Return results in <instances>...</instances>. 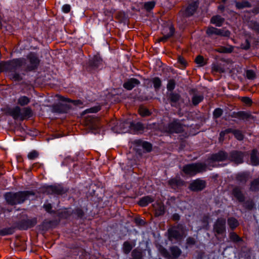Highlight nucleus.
I'll return each mask as SVG.
<instances>
[{
    "mask_svg": "<svg viewBox=\"0 0 259 259\" xmlns=\"http://www.w3.org/2000/svg\"><path fill=\"white\" fill-rule=\"evenodd\" d=\"M30 194L28 191L19 192L16 193L9 192L6 193L5 197L8 203L14 205L23 202Z\"/></svg>",
    "mask_w": 259,
    "mask_h": 259,
    "instance_id": "f257e3e1",
    "label": "nucleus"
},
{
    "mask_svg": "<svg viewBox=\"0 0 259 259\" xmlns=\"http://www.w3.org/2000/svg\"><path fill=\"white\" fill-rule=\"evenodd\" d=\"M205 170V166L201 163L188 164L185 166L183 168L184 172L186 174L190 176L194 175L198 172Z\"/></svg>",
    "mask_w": 259,
    "mask_h": 259,
    "instance_id": "f03ea898",
    "label": "nucleus"
},
{
    "mask_svg": "<svg viewBox=\"0 0 259 259\" xmlns=\"http://www.w3.org/2000/svg\"><path fill=\"white\" fill-rule=\"evenodd\" d=\"M205 187V183L204 181L197 179L193 182L190 186V189L194 191H200Z\"/></svg>",
    "mask_w": 259,
    "mask_h": 259,
    "instance_id": "7ed1b4c3",
    "label": "nucleus"
},
{
    "mask_svg": "<svg viewBox=\"0 0 259 259\" xmlns=\"http://www.w3.org/2000/svg\"><path fill=\"white\" fill-rule=\"evenodd\" d=\"M226 220L219 219L217 220L214 226V231L218 234L223 233L225 230Z\"/></svg>",
    "mask_w": 259,
    "mask_h": 259,
    "instance_id": "20e7f679",
    "label": "nucleus"
},
{
    "mask_svg": "<svg viewBox=\"0 0 259 259\" xmlns=\"http://www.w3.org/2000/svg\"><path fill=\"white\" fill-rule=\"evenodd\" d=\"M183 131V126L179 121H174L168 125V132L170 133H180Z\"/></svg>",
    "mask_w": 259,
    "mask_h": 259,
    "instance_id": "39448f33",
    "label": "nucleus"
},
{
    "mask_svg": "<svg viewBox=\"0 0 259 259\" xmlns=\"http://www.w3.org/2000/svg\"><path fill=\"white\" fill-rule=\"evenodd\" d=\"M206 33L209 35L215 34L217 35H220L224 36H228L230 34L229 31H223L221 29H219L212 27H209L207 29Z\"/></svg>",
    "mask_w": 259,
    "mask_h": 259,
    "instance_id": "423d86ee",
    "label": "nucleus"
},
{
    "mask_svg": "<svg viewBox=\"0 0 259 259\" xmlns=\"http://www.w3.org/2000/svg\"><path fill=\"white\" fill-rule=\"evenodd\" d=\"M244 153L241 152L234 151L231 153V159L236 163L239 164L243 162Z\"/></svg>",
    "mask_w": 259,
    "mask_h": 259,
    "instance_id": "0eeeda50",
    "label": "nucleus"
},
{
    "mask_svg": "<svg viewBox=\"0 0 259 259\" xmlns=\"http://www.w3.org/2000/svg\"><path fill=\"white\" fill-rule=\"evenodd\" d=\"M140 81L136 78H131L124 83L123 87L128 90H131L136 86L140 84Z\"/></svg>",
    "mask_w": 259,
    "mask_h": 259,
    "instance_id": "6e6552de",
    "label": "nucleus"
},
{
    "mask_svg": "<svg viewBox=\"0 0 259 259\" xmlns=\"http://www.w3.org/2000/svg\"><path fill=\"white\" fill-rule=\"evenodd\" d=\"M198 6V4L197 1H194L191 4H190L185 10V15L186 16H190L192 15L196 10L197 9Z\"/></svg>",
    "mask_w": 259,
    "mask_h": 259,
    "instance_id": "1a4fd4ad",
    "label": "nucleus"
},
{
    "mask_svg": "<svg viewBox=\"0 0 259 259\" xmlns=\"http://www.w3.org/2000/svg\"><path fill=\"white\" fill-rule=\"evenodd\" d=\"M174 33V28L172 26L166 27L163 30V37L159 39L160 41H164L170 37Z\"/></svg>",
    "mask_w": 259,
    "mask_h": 259,
    "instance_id": "9d476101",
    "label": "nucleus"
},
{
    "mask_svg": "<svg viewBox=\"0 0 259 259\" xmlns=\"http://www.w3.org/2000/svg\"><path fill=\"white\" fill-rule=\"evenodd\" d=\"M46 191L48 194H60L62 192V189L59 186H48L46 187Z\"/></svg>",
    "mask_w": 259,
    "mask_h": 259,
    "instance_id": "9b49d317",
    "label": "nucleus"
},
{
    "mask_svg": "<svg viewBox=\"0 0 259 259\" xmlns=\"http://www.w3.org/2000/svg\"><path fill=\"white\" fill-rule=\"evenodd\" d=\"M153 207L155 211V214L157 216L161 215L164 212V207L161 202H156L153 204Z\"/></svg>",
    "mask_w": 259,
    "mask_h": 259,
    "instance_id": "f8f14e48",
    "label": "nucleus"
},
{
    "mask_svg": "<svg viewBox=\"0 0 259 259\" xmlns=\"http://www.w3.org/2000/svg\"><path fill=\"white\" fill-rule=\"evenodd\" d=\"M227 158V154L226 153L221 151L219 152L218 154L213 155L212 156L211 159L213 161H223L225 160Z\"/></svg>",
    "mask_w": 259,
    "mask_h": 259,
    "instance_id": "ddd939ff",
    "label": "nucleus"
},
{
    "mask_svg": "<svg viewBox=\"0 0 259 259\" xmlns=\"http://www.w3.org/2000/svg\"><path fill=\"white\" fill-rule=\"evenodd\" d=\"M257 150L254 149L252 151L250 157V161L253 165H257L259 164V159L257 156Z\"/></svg>",
    "mask_w": 259,
    "mask_h": 259,
    "instance_id": "4468645a",
    "label": "nucleus"
},
{
    "mask_svg": "<svg viewBox=\"0 0 259 259\" xmlns=\"http://www.w3.org/2000/svg\"><path fill=\"white\" fill-rule=\"evenodd\" d=\"M23 60L22 59H15L7 63L6 65L7 67L16 68L22 65Z\"/></svg>",
    "mask_w": 259,
    "mask_h": 259,
    "instance_id": "2eb2a0df",
    "label": "nucleus"
},
{
    "mask_svg": "<svg viewBox=\"0 0 259 259\" xmlns=\"http://www.w3.org/2000/svg\"><path fill=\"white\" fill-rule=\"evenodd\" d=\"M169 238L170 239H172V238H176L177 239L180 238V234L179 233L178 230L177 229L172 228L168 230Z\"/></svg>",
    "mask_w": 259,
    "mask_h": 259,
    "instance_id": "dca6fc26",
    "label": "nucleus"
},
{
    "mask_svg": "<svg viewBox=\"0 0 259 259\" xmlns=\"http://www.w3.org/2000/svg\"><path fill=\"white\" fill-rule=\"evenodd\" d=\"M152 198L150 196L143 197L139 201V204L142 207L147 206L149 203L152 202Z\"/></svg>",
    "mask_w": 259,
    "mask_h": 259,
    "instance_id": "f3484780",
    "label": "nucleus"
},
{
    "mask_svg": "<svg viewBox=\"0 0 259 259\" xmlns=\"http://www.w3.org/2000/svg\"><path fill=\"white\" fill-rule=\"evenodd\" d=\"M224 21V19L221 16H215L211 19V23L217 26H221Z\"/></svg>",
    "mask_w": 259,
    "mask_h": 259,
    "instance_id": "a211bd4d",
    "label": "nucleus"
},
{
    "mask_svg": "<svg viewBox=\"0 0 259 259\" xmlns=\"http://www.w3.org/2000/svg\"><path fill=\"white\" fill-rule=\"evenodd\" d=\"M30 63L32 68L36 67L39 63V60L34 54H30L29 56Z\"/></svg>",
    "mask_w": 259,
    "mask_h": 259,
    "instance_id": "6ab92c4d",
    "label": "nucleus"
},
{
    "mask_svg": "<svg viewBox=\"0 0 259 259\" xmlns=\"http://www.w3.org/2000/svg\"><path fill=\"white\" fill-rule=\"evenodd\" d=\"M203 99V96L201 95H195L192 99V103L194 105H197L200 103Z\"/></svg>",
    "mask_w": 259,
    "mask_h": 259,
    "instance_id": "aec40b11",
    "label": "nucleus"
},
{
    "mask_svg": "<svg viewBox=\"0 0 259 259\" xmlns=\"http://www.w3.org/2000/svg\"><path fill=\"white\" fill-rule=\"evenodd\" d=\"M234 195L239 200L242 201L243 200V196L240 191V189L235 188L233 190Z\"/></svg>",
    "mask_w": 259,
    "mask_h": 259,
    "instance_id": "412c9836",
    "label": "nucleus"
},
{
    "mask_svg": "<svg viewBox=\"0 0 259 259\" xmlns=\"http://www.w3.org/2000/svg\"><path fill=\"white\" fill-rule=\"evenodd\" d=\"M233 48L231 46L228 47H222L218 49V51L220 53H231L233 51Z\"/></svg>",
    "mask_w": 259,
    "mask_h": 259,
    "instance_id": "4be33fe9",
    "label": "nucleus"
},
{
    "mask_svg": "<svg viewBox=\"0 0 259 259\" xmlns=\"http://www.w3.org/2000/svg\"><path fill=\"white\" fill-rule=\"evenodd\" d=\"M20 108L18 107H17L13 109V110L11 111V115L14 118L16 119L19 118L20 116Z\"/></svg>",
    "mask_w": 259,
    "mask_h": 259,
    "instance_id": "5701e85b",
    "label": "nucleus"
},
{
    "mask_svg": "<svg viewBox=\"0 0 259 259\" xmlns=\"http://www.w3.org/2000/svg\"><path fill=\"white\" fill-rule=\"evenodd\" d=\"M29 102V99L26 96H22L18 99V103L21 106L27 105Z\"/></svg>",
    "mask_w": 259,
    "mask_h": 259,
    "instance_id": "b1692460",
    "label": "nucleus"
},
{
    "mask_svg": "<svg viewBox=\"0 0 259 259\" xmlns=\"http://www.w3.org/2000/svg\"><path fill=\"white\" fill-rule=\"evenodd\" d=\"M133 248L132 245L128 242H125L123 244V250L125 253H128Z\"/></svg>",
    "mask_w": 259,
    "mask_h": 259,
    "instance_id": "393cba45",
    "label": "nucleus"
},
{
    "mask_svg": "<svg viewBox=\"0 0 259 259\" xmlns=\"http://www.w3.org/2000/svg\"><path fill=\"white\" fill-rule=\"evenodd\" d=\"M228 224L231 228H235L238 225V221L234 218H230L228 221Z\"/></svg>",
    "mask_w": 259,
    "mask_h": 259,
    "instance_id": "a878e982",
    "label": "nucleus"
},
{
    "mask_svg": "<svg viewBox=\"0 0 259 259\" xmlns=\"http://www.w3.org/2000/svg\"><path fill=\"white\" fill-rule=\"evenodd\" d=\"M139 112L142 116H148L150 114L149 111L144 107H140L139 109Z\"/></svg>",
    "mask_w": 259,
    "mask_h": 259,
    "instance_id": "bb28decb",
    "label": "nucleus"
},
{
    "mask_svg": "<svg viewBox=\"0 0 259 259\" xmlns=\"http://www.w3.org/2000/svg\"><path fill=\"white\" fill-rule=\"evenodd\" d=\"M236 6L238 9H242L246 7H249L250 4L247 2H243L242 3H236Z\"/></svg>",
    "mask_w": 259,
    "mask_h": 259,
    "instance_id": "cd10ccee",
    "label": "nucleus"
},
{
    "mask_svg": "<svg viewBox=\"0 0 259 259\" xmlns=\"http://www.w3.org/2000/svg\"><path fill=\"white\" fill-rule=\"evenodd\" d=\"M250 189L253 191L259 189V179L255 180L252 182Z\"/></svg>",
    "mask_w": 259,
    "mask_h": 259,
    "instance_id": "c85d7f7f",
    "label": "nucleus"
},
{
    "mask_svg": "<svg viewBox=\"0 0 259 259\" xmlns=\"http://www.w3.org/2000/svg\"><path fill=\"white\" fill-rule=\"evenodd\" d=\"M171 252L172 255L176 257H178L181 254L180 249L177 247H173L171 248Z\"/></svg>",
    "mask_w": 259,
    "mask_h": 259,
    "instance_id": "c756f323",
    "label": "nucleus"
},
{
    "mask_svg": "<svg viewBox=\"0 0 259 259\" xmlns=\"http://www.w3.org/2000/svg\"><path fill=\"white\" fill-rule=\"evenodd\" d=\"M100 110V108L99 106H95L85 110L83 112V113L85 114L87 113H96Z\"/></svg>",
    "mask_w": 259,
    "mask_h": 259,
    "instance_id": "7c9ffc66",
    "label": "nucleus"
},
{
    "mask_svg": "<svg viewBox=\"0 0 259 259\" xmlns=\"http://www.w3.org/2000/svg\"><path fill=\"white\" fill-rule=\"evenodd\" d=\"M152 82L155 89H158L161 85V80L158 77L153 78Z\"/></svg>",
    "mask_w": 259,
    "mask_h": 259,
    "instance_id": "2f4dec72",
    "label": "nucleus"
},
{
    "mask_svg": "<svg viewBox=\"0 0 259 259\" xmlns=\"http://www.w3.org/2000/svg\"><path fill=\"white\" fill-rule=\"evenodd\" d=\"M38 156V153L36 151H32L28 154L27 157L29 159L33 160Z\"/></svg>",
    "mask_w": 259,
    "mask_h": 259,
    "instance_id": "473e14b6",
    "label": "nucleus"
},
{
    "mask_svg": "<svg viewBox=\"0 0 259 259\" xmlns=\"http://www.w3.org/2000/svg\"><path fill=\"white\" fill-rule=\"evenodd\" d=\"M155 4L153 1L148 2L145 4L144 7L146 10H150L154 7Z\"/></svg>",
    "mask_w": 259,
    "mask_h": 259,
    "instance_id": "72a5a7b5",
    "label": "nucleus"
},
{
    "mask_svg": "<svg viewBox=\"0 0 259 259\" xmlns=\"http://www.w3.org/2000/svg\"><path fill=\"white\" fill-rule=\"evenodd\" d=\"M246 77L248 79H253L255 77V74L253 71L248 70L246 71Z\"/></svg>",
    "mask_w": 259,
    "mask_h": 259,
    "instance_id": "f704fd0d",
    "label": "nucleus"
},
{
    "mask_svg": "<svg viewBox=\"0 0 259 259\" xmlns=\"http://www.w3.org/2000/svg\"><path fill=\"white\" fill-rule=\"evenodd\" d=\"M175 87V82L173 80H170L167 85V89L169 91H172Z\"/></svg>",
    "mask_w": 259,
    "mask_h": 259,
    "instance_id": "c9c22d12",
    "label": "nucleus"
},
{
    "mask_svg": "<svg viewBox=\"0 0 259 259\" xmlns=\"http://www.w3.org/2000/svg\"><path fill=\"white\" fill-rule=\"evenodd\" d=\"M233 133H234V135L235 138H237L238 140H242L243 139V136L242 134L240 131H234Z\"/></svg>",
    "mask_w": 259,
    "mask_h": 259,
    "instance_id": "e433bc0d",
    "label": "nucleus"
},
{
    "mask_svg": "<svg viewBox=\"0 0 259 259\" xmlns=\"http://www.w3.org/2000/svg\"><path fill=\"white\" fill-rule=\"evenodd\" d=\"M132 256L134 259H140L142 255L140 252L134 250L132 252Z\"/></svg>",
    "mask_w": 259,
    "mask_h": 259,
    "instance_id": "4c0bfd02",
    "label": "nucleus"
},
{
    "mask_svg": "<svg viewBox=\"0 0 259 259\" xmlns=\"http://www.w3.org/2000/svg\"><path fill=\"white\" fill-rule=\"evenodd\" d=\"M142 146L143 148H144L145 150H146L147 151H151L152 149V145L150 143L148 142H143L142 144Z\"/></svg>",
    "mask_w": 259,
    "mask_h": 259,
    "instance_id": "58836bf2",
    "label": "nucleus"
},
{
    "mask_svg": "<svg viewBox=\"0 0 259 259\" xmlns=\"http://www.w3.org/2000/svg\"><path fill=\"white\" fill-rule=\"evenodd\" d=\"M222 112H223V111H222V109H221L220 108L216 109L214 110V111L213 112V116L215 118L219 117L222 114Z\"/></svg>",
    "mask_w": 259,
    "mask_h": 259,
    "instance_id": "ea45409f",
    "label": "nucleus"
},
{
    "mask_svg": "<svg viewBox=\"0 0 259 259\" xmlns=\"http://www.w3.org/2000/svg\"><path fill=\"white\" fill-rule=\"evenodd\" d=\"M71 7L69 5L66 4L62 6V10L64 13H68L70 11Z\"/></svg>",
    "mask_w": 259,
    "mask_h": 259,
    "instance_id": "a19ab883",
    "label": "nucleus"
},
{
    "mask_svg": "<svg viewBox=\"0 0 259 259\" xmlns=\"http://www.w3.org/2000/svg\"><path fill=\"white\" fill-rule=\"evenodd\" d=\"M180 99V96L177 94H172L171 95L170 99L171 101L176 102Z\"/></svg>",
    "mask_w": 259,
    "mask_h": 259,
    "instance_id": "79ce46f5",
    "label": "nucleus"
},
{
    "mask_svg": "<svg viewBox=\"0 0 259 259\" xmlns=\"http://www.w3.org/2000/svg\"><path fill=\"white\" fill-rule=\"evenodd\" d=\"M195 61L197 64L203 65V58L201 56H198L195 59Z\"/></svg>",
    "mask_w": 259,
    "mask_h": 259,
    "instance_id": "37998d69",
    "label": "nucleus"
},
{
    "mask_svg": "<svg viewBox=\"0 0 259 259\" xmlns=\"http://www.w3.org/2000/svg\"><path fill=\"white\" fill-rule=\"evenodd\" d=\"M242 101L245 103L246 105H249L251 103V99L248 97H243L242 98Z\"/></svg>",
    "mask_w": 259,
    "mask_h": 259,
    "instance_id": "c03bdc74",
    "label": "nucleus"
},
{
    "mask_svg": "<svg viewBox=\"0 0 259 259\" xmlns=\"http://www.w3.org/2000/svg\"><path fill=\"white\" fill-rule=\"evenodd\" d=\"M246 176L245 174H241L238 175V179L240 181L246 180Z\"/></svg>",
    "mask_w": 259,
    "mask_h": 259,
    "instance_id": "a18cd8bd",
    "label": "nucleus"
},
{
    "mask_svg": "<svg viewBox=\"0 0 259 259\" xmlns=\"http://www.w3.org/2000/svg\"><path fill=\"white\" fill-rule=\"evenodd\" d=\"M11 76L13 79L15 80H19L21 79L20 76L19 74L16 73L12 74L11 75Z\"/></svg>",
    "mask_w": 259,
    "mask_h": 259,
    "instance_id": "49530a36",
    "label": "nucleus"
},
{
    "mask_svg": "<svg viewBox=\"0 0 259 259\" xmlns=\"http://www.w3.org/2000/svg\"><path fill=\"white\" fill-rule=\"evenodd\" d=\"M112 130L115 132V133H118V134H120V133H126L127 131V130H125L124 129H121V130H119V131L117 130L116 129V127H114L112 128Z\"/></svg>",
    "mask_w": 259,
    "mask_h": 259,
    "instance_id": "de8ad7c7",
    "label": "nucleus"
},
{
    "mask_svg": "<svg viewBox=\"0 0 259 259\" xmlns=\"http://www.w3.org/2000/svg\"><path fill=\"white\" fill-rule=\"evenodd\" d=\"M178 61L180 63H181L183 66H185L186 64L185 59L181 56H179L178 57Z\"/></svg>",
    "mask_w": 259,
    "mask_h": 259,
    "instance_id": "09e8293b",
    "label": "nucleus"
},
{
    "mask_svg": "<svg viewBox=\"0 0 259 259\" xmlns=\"http://www.w3.org/2000/svg\"><path fill=\"white\" fill-rule=\"evenodd\" d=\"M44 207L47 211L49 212H50V210L52 208L51 204H44Z\"/></svg>",
    "mask_w": 259,
    "mask_h": 259,
    "instance_id": "8fccbe9b",
    "label": "nucleus"
},
{
    "mask_svg": "<svg viewBox=\"0 0 259 259\" xmlns=\"http://www.w3.org/2000/svg\"><path fill=\"white\" fill-rule=\"evenodd\" d=\"M231 239L233 240L234 241H237L239 240V237L238 235H237L235 234H231Z\"/></svg>",
    "mask_w": 259,
    "mask_h": 259,
    "instance_id": "3c124183",
    "label": "nucleus"
},
{
    "mask_svg": "<svg viewBox=\"0 0 259 259\" xmlns=\"http://www.w3.org/2000/svg\"><path fill=\"white\" fill-rule=\"evenodd\" d=\"M25 111H26V114H27V115H29L30 114H31V110L30 108H26L25 109Z\"/></svg>",
    "mask_w": 259,
    "mask_h": 259,
    "instance_id": "603ef678",
    "label": "nucleus"
},
{
    "mask_svg": "<svg viewBox=\"0 0 259 259\" xmlns=\"http://www.w3.org/2000/svg\"><path fill=\"white\" fill-rule=\"evenodd\" d=\"M60 99L62 101H67V102H70V100L68 99H67V98H65L63 97H60Z\"/></svg>",
    "mask_w": 259,
    "mask_h": 259,
    "instance_id": "864d4df0",
    "label": "nucleus"
},
{
    "mask_svg": "<svg viewBox=\"0 0 259 259\" xmlns=\"http://www.w3.org/2000/svg\"><path fill=\"white\" fill-rule=\"evenodd\" d=\"M254 29L256 30L258 32H259V25H257L256 26H255Z\"/></svg>",
    "mask_w": 259,
    "mask_h": 259,
    "instance_id": "5fc2aeb1",
    "label": "nucleus"
},
{
    "mask_svg": "<svg viewBox=\"0 0 259 259\" xmlns=\"http://www.w3.org/2000/svg\"><path fill=\"white\" fill-rule=\"evenodd\" d=\"M224 135H225L224 132H221V133H220V137H221V138H222L223 136H224Z\"/></svg>",
    "mask_w": 259,
    "mask_h": 259,
    "instance_id": "6e6d98bb",
    "label": "nucleus"
},
{
    "mask_svg": "<svg viewBox=\"0 0 259 259\" xmlns=\"http://www.w3.org/2000/svg\"><path fill=\"white\" fill-rule=\"evenodd\" d=\"M0 234H1V235H6V233H5L3 232V231H1V233H0Z\"/></svg>",
    "mask_w": 259,
    "mask_h": 259,
    "instance_id": "4d7b16f0",
    "label": "nucleus"
},
{
    "mask_svg": "<svg viewBox=\"0 0 259 259\" xmlns=\"http://www.w3.org/2000/svg\"><path fill=\"white\" fill-rule=\"evenodd\" d=\"M80 103V102L79 101H75V104H76V105L78 104V103Z\"/></svg>",
    "mask_w": 259,
    "mask_h": 259,
    "instance_id": "13d9d810",
    "label": "nucleus"
},
{
    "mask_svg": "<svg viewBox=\"0 0 259 259\" xmlns=\"http://www.w3.org/2000/svg\"><path fill=\"white\" fill-rule=\"evenodd\" d=\"M125 124H126L125 123H120V126H121V125H122V126H124V125H125Z\"/></svg>",
    "mask_w": 259,
    "mask_h": 259,
    "instance_id": "bf43d9fd",
    "label": "nucleus"
},
{
    "mask_svg": "<svg viewBox=\"0 0 259 259\" xmlns=\"http://www.w3.org/2000/svg\"><path fill=\"white\" fill-rule=\"evenodd\" d=\"M191 240H192V239H189L188 241L189 242V241H191Z\"/></svg>",
    "mask_w": 259,
    "mask_h": 259,
    "instance_id": "052dcab7",
    "label": "nucleus"
},
{
    "mask_svg": "<svg viewBox=\"0 0 259 259\" xmlns=\"http://www.w3.org/2000/svg\"><path fill=\"white\" fill-rule=\"evenodd\" d=\"M173 182V180H171V181L169 182V183H171V182Z\"/></svg>",
    "mask_w": 259,
    "mask_h": 259,
    "instance_id": "680f3d73",
    "label": "nucleus"
},
{
    "mask_svg": "<svg viewBox=\"0 0 259 259\" xmlns=\"http://www.w3.org/2000/svg\"><path fill=\"white\" fill-rule=\"evenodd\" d=\"M178 218V216H177V217H175V219H177Z\"/></svg>",
    "mask_w": 259,
    "mask_h": 259,
    "instance_id": "e2e57ef3",
    "label": "nucleus"
},
{
    "mask_svg": "<svg viewBox=\"0 0 259 259\" xmlns=\"http://www.w3.org/2000/svg\"><path fill=\"white\" fill-rule=\"evenodd\" d=\"M92 133H94L95 134H96V132H94L93 131H92Z\"/></svg>",
    "mask_w": 259,
    "mask_h": 259,
    "instance_id": "0e129e2a",
    "label": "nucleus"
},
{
    "mask_svg": "<svg viewBox=\"0 0 259 259\" xmlns=\"http://www.w3.org/2000/svg\"><path fill=\"white\" fill-rule=\"evenodd\" d=\"M138 125H139L140 126H141V124H138Z\"/></svg>",
    "mask_w": 259,
    "mask_h": 259,
    "instance_id": "69168bd1",
    "label": "nucleus"
},
{
    "mask_svg": "<svg viewBox=\"0 0 259 259\" xmlns=\"http://www.w3.org/2000/svg\"><path fill=\"white\" fill-rule=\"evenodd\" d=\"M95 66H98V65H97V64H95Z\"/></svg>",
    "mask_w": 259,
    "mask_h": 259,
    "instance_id": "338daca9",
    "label": "nucleus"
},
{
    "mask_svg": "<svg viewBox=\"0 0 259 259\" xmlns=\"http://www.w3.org/2000/svg\"><path fill=\"white\" fill-rule=\"evenodd\" d=\"M100 60V59H99V60H97V61H99Z\"/></svg>",
    "mask_w": 259,
    "mask_h": 259,
    "instance_id": "774afa93",
    "label": "nucleus"
}]
</instances>
